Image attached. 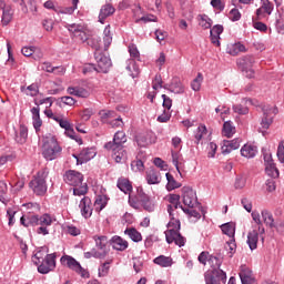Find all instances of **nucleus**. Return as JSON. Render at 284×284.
I'll return each mask as SVG.
<instances>
[{"instance_id": "obj_1", "label": "nucleus", "mask_w": 284, "mask_h": 284, "mask_svg": "<svg viewBox=\"0 0 284 284\" xmlns=\"http://www.w3.org/2000/svg\"><path fill=\"white\" fill-rule=\"evenodd\" d=\"M176 213L172 212L170 215V222L168 223L169 230L164 232L166 243L172 244L175 243L178 247H183L185 245V237L181 235V221L176 217Z\"/></svg>"}, {"instance_id": "obj_2", "label": "nucleus", "mask_w": 284, "mask_h": 284, "mask_svg": "<svg viewBox=\"0 0 284 284\" xmlns=\"http://www.w3.org/2000/svg\"><path fill=\"white\" fill-rule=\"evenodd\" d=\"M32 262L38 265L39 274H50L57 267V254L38 251L32 257Z\"/></svg>"}, {"instance_id": "obj_3", "label": "nucleus", "mask_w": 284, "mask_h": 284, "mask_svg": "<svg viewBox=\"0 0 284 284\" xmlns=\"http://www.w3.org/2000/svg\"><path fill=\"white\" fill-rule=\"evenodd\" d=\"M64 182L73 187L74 196H85L88 194V183H83V174L81 172L69 170L63 175Z\"/></svg>"}, {"instance_id": "obj_4", "label": "nucleus", "mask_w": 284, "mask_h": 284, "mask_svg": "<svg viewBox=\"0 0 284 284\" xmlns=\"http://www.w3.org/2000/svg\"><path fill=\"white\" fill-rule=\"evenodd\" d=\"M63 149L54 135H49L43 139L42 156L45 161H54L61 156Z\"/></svg>"}, {"instance_id": "obj_5", "label": "nucleus", "mask_w": 284, "mask_h": 284, "mask_svg": "<svg viewBox=\"0 0 284 284\" xmlns=\"http://www.w3.org/2000/svg\"><path fill=\"white\" fill-rule=\"evenodd\" d=\"M48 179V171L42 170L38 172L37 176L30 182V187L38 196H43L48 192V184L45 180Z\"/></svg>"}, {"instance_id": "obj_6", "label": "nucleus", "mask_w": 284, "mask_h": 284, "mask_svg": "<svg viewBox=\"0 0 284 284\" xmlns=\"http://www.w3.org/2000/svg\"><path fill=\"white\" fill-rule=\"evenodd\" d=\"M254 63H256L254 55H245L237 60L239 69L244 73L247 79H254V69H252L254 67Z\"/></svg>"}, {"instance_id": "obj_7", "label": "nucleus", "mask_w": 284, "mask_h": 284, "mask_svg": "<svg viewBox=\"0 0 284 284\" xmlns=\"http://www.w3.org/2000/svg\"><path fill=\"white\" fill-rule=\"evenodd\" d=\"M60 263L62 265H67L69 270H73V272H77V274H80L83 278L88 276V271H85L83 266H81V263H79L74 257L70 255H63L60 258Z\"/></svg>"}, {"instance_id": "obj_8", "label": "nucleus", "mask_w": 284, "mask_h": 284, "mask_svg": "<svg viewBox=\"0 0 284 284\" xmlns=\"http://www.w3.org/2000/svg\"><path fill=\"white\" fill-rule=\"evenodd\" d=\"M206 284H221L227 282V274L221 268H213L204 275Z\"/></svg>"}, {"instance_id": "obj_9", "label": "nucleus", "mask_w": 284, "mask_h": 284, "mask_svg": "<svg viewBox=\"0 0 284 284\" xmlns=\"http://www.w3.org/2000/svg\"><path fill=\"white\" fill-rule=\"evenodd\" d=\"M68 30L77 41H80V43H88L90 33H88L87 28L81 24H68Z\"/></svg>"}, {"instance_id": "obj_10", "label": "nucleus", "mask_w": 284, "mask_h": 284, "mask_svg": "<svg viewBox=\"0 0 284 284\" xmlns=\"http://www.w3.org/2000/svg\"><path fill=\"white\" fill-rule=\"evenodd\" d=\"M262 111L263 118L261 121V126L263 130H270V125L274 123V116H272V114H278V109L276 106L264 105Z\"/></svg>"}, {"instance_id": "obj_11", "label": "nucleus", "mask_w": 284, "mask_h": 284, "mask_svg": "<svg viewBox=\"0 0 284 284\" xmlns=\"http://www.w3.org/2000/svg\"><path fill=\"white\" fill-rule=\"evenodd\" d=\"M182 199L183 204L186 205V207L193 209L195 205H199L196 192L190 186L182 187Z\"/></svg>"}, {"instance_id": "obj_12", "label": "nucleus", "mask_w": 284, "mask_h": 284, "mask_svg": "<svg viewBox=\"0 0 284 284\" xmlns=\"http://www.w3.org/2000/svg\"><path fill=\"white\" fill-rule=\"evenodd\" d=\"M29 223H31L32 226L41 225L44 227H50V225H52V223H54V220L52 219V216L50 214L44 213L41 216L30 215Z\"/></svg>"}, {"instance_id": "obj_13", "label": "nucleus", "mask_w": 284, "mask_h": 284, "mask_svg": "<svg viewBox=\"0 0 284 284\" xmlns=\"http://www.w3.org/2000/svg\"><path fill=\"white\" fill-rule=\"evenodd\" d=\"M77 160L78 165H83V163H88V161H92L97 156V149L87 148L83 149L79 155H73Z\"/></svg>"}, {"instance_id": "obj_14", "label": "nucleus", "mask_w": 284, "mask_h": 284, "mask_svg": "<svg viewBox=\"0 0 284 284\" xmlns=\"http://www.w3.org/2000/svg\"><path fill=\"white\" fill-rule=\"evenodd\" d=\"M94 59L101 72L105 73L110 68H112V60H110L108 55L103 54L102 51L94 52Z\"/></svg>"}, {"instance_id": "obj_15", "label": "nucleus", "mask_w": 284, "mask_h": 284, "mask_svg": "<svg viewBox=\"0 0 284 284\" xmlns=\"http://www.w3.org/2000/svg\"><path fill=\"white\" fill-rule=\"evenodd\" d=\"M105 150L112 152V159L115 161V163H125L128 161V151H125L123 146H111L105 148Z\"/></svg>"}, {"instance_id": "obj_16", "label": "nucleus", "mask_w": 284, "mask_h": 284, "mask_svg": "<svg viewBox=\"0 0 284 284\" xmlns=\"http://www.w3.org/2000/svg\"><path fill=\"white\" fill-rule=\"evenodd\" d=\"M123 143H128L125 132L118 131L113 136V142H108L104 148H123Z\"/></svg>"}, {"instance_id": "obj_17", "label": "nucleus", "mask_w": 284, "mask_h": 284, "mask_svg": "<svg viewBox=\"0 0 284 284\" xmlns=\"http://www.w3.org/2000/svg\"><path fill=\"white\" fill-rule=\"evenodd\" d=\"M95 241V247L98 248L97 252L102 254V258H105L110 252V248L108 247V236H98L94 237Z\"/></svg>"}, {"instance_id": "obj_18", "label": "nucleus", "mask_w": 284, "mask_h": 284, "mask_svg": "<svg viewBox=\"0 0 284 284\" xmlns=\"http://www.w3.org/2000/svg\"><path fill=\"white\" fill-rule=\"evenodd\" d=\"M79 207L83 219H90V216H92V200H90V197L84 196L80 201Z\"/></svg>"}, {"instance_id": "obj_19", "label": "nucleus", "mask_w": 284, "mask_h": 284, "mask_svg": "<svg viewBox=\"0 0 284 284\" xmlns=\"http://www.w3.org/2000/svg\"><path fill=\"white\" fill-rule=\"evenodd\" d=\"M169 205H168V212H169V216H172V212H176V210H179V207H181V210H183V205H181V195L179 194H171L169 196Z\"/></svg>"}, {"instance_id": "obj_20", "label": "nucleus", "mask_w": 284, "mask_h": 284, "mask_svg": "<svg viewBox=\"0 0 284 284\" xmlns=\"http://www.w3.org/2000/svg\"><path fill=\"white\" fill-rule=\"evenodd\" d=\"M221 34H223V26L221 24H215L210 31L211 43L217 48L221 45Z\"/></svg>"}, {"instance_id": "obj_21", "label": "nucleus", "mask_w": 284, "mask_h": 284, "mask_svg": "<svg viewBox=\"0 0 284 284\" xmlns=\"http://www.w3.org/2000/svg\"><path fill=\"white\" fill-rule=\"evenodd\" d=\"M239 275L242 284H254V276L250 267L242 265Z\"/></svg>"}, {"instance_id": "obj_22", "label": "nucleus", "mask_w": 284, "mask_h": 284, "mask_svg": "<svg viewBox=\"0 0 284 284\" xmlns=\"http://www.w3.org/2000/svg\"><path fill=\"white\" fill-rule=\"evenodd\" d=\"M111 245L113 250H116L118 252H125L130 244L121 236L115 235L111 239Z\"/></svg>"}, {"instance_id": "obj_23", "label": "nucleus", "mask_w": 284, "mask_h": 284, "mask_svg": "<svg viewBox=\"0 0 284 284\" xmlns=\"http://www.w3.org/2000/svg\"><path fill=\"white\" fill-rule=\"evenodd\" d=\"M163 88L164 90H170L173 94H183L185 92V87H183V83L179 79H173L171 84H166Z\"/></svg>"}, {"instance_id": "obj_24", "label": "nucleus", "mask_w": 284, "mask_h": 284, "mask_svg": "<svg viewBox=\"0 0 284 284\" xmlns=\"http://www.w3.org/2000/svg\"><path fill=\"white\" fill-rule=\"evenodd\" d=\"M145 180L149 185H159V183H161V173L154 169H149Z\"/></svg>"}, {"instance_id": "obj_25", "label": "nucleus", "mask_w": 284, "mask_h": 284, "mask_svg": "<svg viewBox=\"0 0 284 284\" xmlns=\"http://www.w3.org/2000/svg\"><path fill=\"white\" fill-rule=\"evenodd\" d=\"M258 154V148L254 144H244L241 149V155L245 159H254Z\"/></svg>"}, {"instance_id": "obj_26", "label": "nucleus", "mask_w": 284, "mask_h": 284, "mask_svg": "<svg viewBox=\"0 0 284 284\" xmlns=\"http://www.w3.org/2000/svg\"><path fill=\"white\" fill-rule=\"evenodd\" d=\"M241 148V140L240 139H233L231 141H224V144L222 145V153L223 154H230V152H233V150H239Z\"/></svg>"}, {"instance_id": "obj_27", "label": "nucleus", "mask_w": 284, "mask_h": 284, "mask_svg": "<svg viewBox=\"0 0 284 284\" xmlns=\"http://www.w3.org/2000/svg\"><path fill=\"white\" fill-rule=\"evenodd\" d=\"M14 17V10H12L11 6L4 4L2 7V18L1 23L2 26H8Z\"/></svg>"}, {"instance_id": "obj_28", "label": "nucleus", "mask_w": 284, "mask_h": 284, "mask_svg": "<svg viewBox=\"0 0 284 284\" xmlns=\"http://www.w3.org/2000/svg\"><path fill=\"white\" fill-rule=\"evenodd\" d=\"M14 141L20 145H23L28 141V126L21 124L19 131H16Z\"/></svg>"}, {"instance_id": "obj_29", "label": "nucleus", "mask_w": 284, "mask_h": 284, "mask_svg": "<svg viewBox=\"0 0 284 284\" xmlns=\"http://www.w3.org/2000/svg\"><path fill=\"white\" fill-rule=\"evenodd\" d=\"M115 12L114 7L112 4H104L102 6L99 14L100 23H103L108 17H112V13Z\"/></svg>"}, {"instance_id": "obj_30", "label": "nucleus", "mask_w": 284, "mask_h": 284, "mask_svg": "<svg viewBox=\"0 0 284 284\" xmlns=\"http://www.w3.org/2000/svg\"><path fill=\"white\" fill-rule=\"evenodd\" d=\"M274 11V3H272L270 0H262V6L256 10L257 17H261L263 12H266V14H272Z\"/></svg>"}, {"instance_id": "obj_31", "label": "nucleus", "mask_w": 284, "mask_h": 284, "mask_svg": "<svg viewBox=\"0 0 284 284\" xmlns=\"http://www.w3.org/2000/svg\"><path fill=\"white\" fill-rule=\"evenodd\" d=\"M67 92L73 97H79L80 99H88V97H90V92L83 88L69 87Z\"/></svg>"}, {"instance_id": "obj_32", "label": "nucleus", "mask_w": 284, "mask_h": 284, "mask_svg": "<svg viewBox=\"0 0 284 284\" xmlns=\"http://www.w3.org/2000/svg\"><path fill=\"white\" fill-rule=\"evenodd\" d=\"M118 187L124 194H130V192H132V183H130V180L125 178H120L118 180Z\"/></svg>"}, {"instance_id": "obj_33", "label": "nucleus", "mask_w": 284, "mask_h": 284, "mask_svg": "<svg viewBox=\"0 0 284 284\" xmlns=\"http://www.w3.org/2000/svg\"><path fill=\"white\" fill-rule=\"evenodd\" d=\"M257 244H258V232L251 231L247 234V245H248L250 250H252V251L256 250Z\"/></svg>"}, {"instance_id": "obj_34", "label": "nucleus", "mask_w": 284, "mask_h": 284, "mask_svg": "<svg viewBox=\"0 0 284 284\" xmlns=\"http://www.w3.org/2000/svg\"><path fill=\"white\" fill-rule=\"evenodd\" d=\"M223 134L224 136H227V139H232L234 134H236V128L232 123V121H226L223 124Z\"/></svg>"}, {"instance_id": "obj_35", "label": "nucleus", "mask_w": 284, "mask_h": 284, "mask_svg": "<svg viewBox=\"0 0 284 284\" xmlns=\"http://www.w3.org/2000/svg\"><path fill=\"white\" fill-rule=\"evenodd\" d=\"M99 116L102 121V123H110L112 119L116 118V113L114 111H109V110H101L99 112Z\"/></svg>"}, {"instance_id": "obj_36", "label": "nucleus", "mask_w": 284, "mask_h": 284, "mask_svg": "<svg viewBox=\"0 0 284 284\" xmlns=\"http://www.w3.org/2000/svg\"><path fill=\"white\" fill-rule=\"evenodd\" d=\"M153 263H155V265H160V267H172V258L164 255L155 257Z\"/></svg>"}, {"instance_id": "obj_37", "label": "nucleus", "mask_w": 284, "mask_h": 284, "mask_svg": "<svg viewBox=\"0 0 284 284\" xmlns=\"http://www.w3.org/2000/svg\"><path fill=\"white\" fill-rule=\"evenodd\" d=\"M165 176H166V181H168L166 190L169 192H172V190H176V189L181 187V183L176 182L173 174L166 173Z\"/></svg>"}, {"instance_id": "obj_38", "label": "nucleus", "mask_w": 284, "mask_h": 284, "mask_svg": "<svg viewBox=\"0 0 284 284\" xmlns=\"http://www.w3.org/2000/svg\"><path fill=\"white\" fill-rule=\"evenodd\" d=\"M87 44L90 45L95 52H101V38L98 36L90 37L89 40L87 41Z\"/></svg>"}, {"instance_id": "obj_39", "label": "nucleus", "mask_w": 284, "mask_h": 284, "mask_svg": "<svg viewBox=\"0 0 284 284\" xmlns=\"http://www.w3.org/2000/svg\"><path fill=\"white\" fill-rule=\"evenodd\" d=\"M124 234L129 235L131 241H133L134 243H139V242L143 241V236L141 235V233L139 231H136V229H126L124 231Z\"/></svg>"}, {"instance_id": "obj_40", "label": "nucleus", "mask_w": 284, "mask_h": 284, "mask_svg": "<svg viewBox=\"0 0 284 284\" xmlns=\"http://www.w3.org/2000/svg\"><path fill=\"white\" fill-rule=\"evenodd\" d=\"M221 230L223 234L229 236L230 239H234V234L236 232V227L232 223H225L221 225Z\"/></svg>"}, {"instance_id": "obj_41", "label": "nucleus", "mask_w": 284, "mask_h": 284, "mask_svg": "<svg viewBox=\"0 0 284 284\" xmlns=\"http://www.w3.org/2000/svg\"><path fill=\"white\" fill-rule=\"evenodd\" d=\"M205 134H207V128L203 124L199 125L194 134L196 145L201 143V140L203 139V136H205Z\"/></svg>"}, {"instance_id": "obj_42", "label": "nucleus", "mask_w": 284, "mask_h": 284, "mask_svg": "<svg viewBox=\"0 0 284 284\" xmlns=\"http://www.w3.org/2000/svg\"><path fill=\"white\" fill-rule=\"evenodd\" d=\"M265 170L268 176H272V179H278L280 176L278 169L276 168V164L274 162H272L271 164H266Z\"/></svg>"}, {"instance_id": "obj_43", "label": "nucleus", "mask_w": 284, "mask_h": 284, "mask_svg": "<svg viewBox=\"0 0 284 284\" xmlns=\"http://www.w3.org/2000/svg\"><path fill=\"white\" fill-rule=\"evenodd\" d=\"M262 219L265 225H268V227H274V216L272 215V213L266 210L262 211Z\"/></svg>"}, {"instance_id": "obj_44", "label": "nucleus", "mask_w": 284, "mask_h": 284, "mask_svg": "<svg viewBox=\"0 0 284 284\" xmlns=\"http://www.w3.org/2000/svg\"><path fill=\"white\" fill-rule=\"evenodd\" d=\"M239 52H245V45H243L241 42L232 44L231 48H229V53H231L232 57H236Z\"/></svg>"}, {"instance_id": "obj_45", "label": "nucleus", "mask_w": 284, "mask_h": 284, "mask_svg": "<svg viewBox=\"0 0 284 284\" xmlns=\"http://www.w3.org/2000/svg\"><path fill=\"white\" fill-rule=\"evenodd\" d=\"M209 263L213 270H221V265H223V258L211 255L209 257Z\"/></svg>"}, {"instance_id": "obj_46", "label": "nucleus", "mask_w": 284, "mask_h": 284, "mask_svg": "<svg viewBox=\"0 0 284 284\" xmlns=\"http://www.w3.org/2000/svg\"><path fill=\"white\" fill-rule=\"evenodd\" d=\"M64 134H67L69 136V139H73V141H77V143H79V145H81L83 143V140L81 139V136L77 135V133L74 132V129H72V126H69V129H65Z\"/></svg>"}, {"instance_id": "obj_47", "label": "nucleus", "mask_w": 284, "mask_h": 284, "mask_svg": "<svg viewBox=\"0 0 284 284\" xmlns=\"http://www.w3.org/2000/svg\"><path fill=\"white\" fill-rule=\"evenodd\" d=\"M201 83H203V74L199 73L197 77L191 82V88L194 92L201 90Z\"/></svg>"}, {"instance_id": "obj_48", "label": "nucleus", "mask_w": 284, "mask_h": 284, "mask_svg": "<svg viewBox=\"0 0 284 284\" xmlns=\"http://www.w3.org/2000/svg\"><path fill=\"white\" fill-rule=\"evenodd\" d=\"M131 170L133 172H143L145 170V165L143 164V161L138 159L131 162Z\"/></svg>"}, {"instance_id": "obj_49", "label": "nucleus", "mask_w": 284, "mask_h": 284, "mask_svg": "<svg viewBox=\"0 0 284 284\" xmlns=\"http://www.w3.org/2000/svg\"><path fill=\"white\" fill-rule=\"evenodd\" d=\"M112 264V260L104 262L99 267V276H108L110 274V265Z\"/></svg>"}, {"instance_id": "obj_50", "label": "nucleus", "mask_w": 284, "mask_h": 284, "mask_svg": "<svg viewBox=\"0 0 284 284\" xmlns=\"http://www.w3.org/2000/svg\"><path fill=\"white\" fill-rule=\"evenodd\" d=\"M185 214H189L190 219H193L191 221L196 222L199 219H201V213L194 209H182Z\"/></svg>"}, {"instance_id": "obj_51", "label": "nucleus", "mask_w": 284, "mask_h": 284, "mask_svg": "<svg viewBox=\"0 0 284 284\" xmlns=\"http://www.w3.org/2000/svg\"><path fill=\"white\" fill-rule=\"evenodd\" d=\"M200 26L204 30H207L212 28V19H210L207 16H201Z\"/></svg>"}, {"instance_id": "obj_52", "label": "nucleus", "mask_w": 284, "mask_h": 284, "mask_svg": "<svg viewBox=\"0 0 284 284\" xmlns=\"http://www.w3.org/2000/svg\"><path fill=\"white\" fill-rule=\"evenodd\" d=\"M54 121H57V123H59L60 128H62L63 130H68L72 128V124H70V121H68V119H63V116L54 118Z\"/></svg>"}, {"instance_id": "obj_53", "label": "nucleus", "mask_w": 284, "mask_h": 284, "mask_svg": "<svg viewBox=\"0 0 284 284\" xmlns=\"http://www.w3.org/2000/svg\"><path fill=\"white\" fill-rule=\"evenodd\" d=\"M103 258V254H100L97 248H92L91 251L89 252H85L84 253V258Z\"/></svg>"}, {"instance_id": "obj_54", "label": "nucleus", "mask_w": 284, "mask_h": 284, "mask_svg": "<svg viewBox=\"0 0 284 284\" xmlns=\"http://www.w3.org/2000/svg\"><path fill=\"white\" fill-rule=\"evenodd\" d=\"M233 111L236 114H247L250 112V109H247V106H244L242 104H235L233 105Z\"/></svg>"}, {"instance_id": "obj_55", "label": "nucleus", "mask_w": 284, "mask_h": 284, "mask_svg": "<svg viewBox=\"0 0 284 284\" xmlns=\"http://www.w3.org/2000/svg\"><path fill=\"white\" fill-rule=\"evenodd\" d=\"M276 30L278 34H284V14L276 20Z\"/></svg>"}, {"instance_id": "obj_56", "label": "nucleus", "mask_w": 284, "mask_h": 284, "mask_svg": "<svg viewBox=\"0 0 284 284\" xmlns=\"http://www.w3.org/2000/svg\"><path fill=\"white\" fill-rule=\"evenodd\" d=\"M153 90H159V88H163V79L161 74H156L153 82H152Z\"/></svg>"}, {"instance_id": "obj_57", "label": "nucleus", "mask_w": 284, "mask_h": 284, "mask_svg": "<svg viewBox=\"0 0 284 284\" xmlns=\"http://www.w3.org/2000/svg\"><path fill=\"white\" fill-rule=\"evenodd\" d=\"M171 116L172 115L170 114V111L164 110L163 113L158 116V121H159V123H168V121H170Z\"/></svg>"}, {"instance_id": "obj_58", "label": "nucleus", "mask_w": 284, "mask_h": 284, "mask_svg": "<svg viewBox=\"0 0 284 284\" xmlns=\"http://www.w3.org/2000/svg\"><path fill=\"white\" fill-rule=\"evenodd\" d=\"M229 18L231 19V21H239L241 19V12L239 11V9H232L229 12Z\"/></svg>"}, {"instance_id": "obj_59", "label": "nucleus", "mask_w": 284, "mask_h": 284, "mask_svg": "<svg viewBox=\"0 0 284 284\" xmlns=\"http://www.w3.org/2000/svg\"><path fill=\"white\" fill-rule=\"evenodd\" d=\"M133 270L139 274L143 270V261L141 258H133Z\"/></svg>"}, {"instance_id": "obj_60", "label": "nucleus", "mask_w": 284, "mask_h": 284, "mask_svg": "<svg viewBox=\"0 0 284 284\" xmlns=\"http://www.w3.org/2000/svg\"><path fill=\"white\" fill-rule=\"evenodd\" d=\"M36 47H23L21 52L23 57H32L34 54Z\"/></svg>"}, {"instance_id": "obj_61", "label": "nucleus", "mask_w": 284, "mask_h": 284, "mask_svg": "<svg viewBox=\"0 0 284 284\" xmlns=\"http://www.w3.org/2000/svg\"><path fill=\"white\" fill-rule=\"evenodd\" d=\"M162 99H163V108H165V110H171L172 109V100L170 97L162 94Z\"/></svg>"}, {"instance_id": "obj_62", "label": "nucleus", "mask_w": 284, "mask_h": 284, "mask_svg": "<svg viewBox=\"0 0 284 284\" xmlns=\"http://www.w3.org/2000/svg\"><path fill=\"white\" fill-rule=\"evenodd\" d=\"M166 37H168V32L163 30L155 31V38H156V41H159V43H161V41H165Z\"/></svg>"}, {"instance_id": "obj_63", "label": "nucleus", "mask_w": 284, "mask_h": 284, "mask_svg": "<svg viewBox=\"0 0 284 284\" xmlns=\"http://www.w3.org/2000/svg\"><path fill=\"white\" fill-rule=\"evenodd\" d=\"M277 159L281 163H284V144L280 143L277 146Z\"/></svg>"}, {"instance_id": "obj_64", "label": "nucleus", "mask_w": 284, "mask_h": 284, "mask_svg": "<svg viewBox=\"0 0 284 284\" xmlns=\"http://www.w3.org/2000/svg\"><path fill=\"white\" fill-rule=\"evenodd\" d=\"M14 214H17V211L13 209H8L7 210V216L9 219V225H12L14 223Z\"/></svg>"}]
</instances>
